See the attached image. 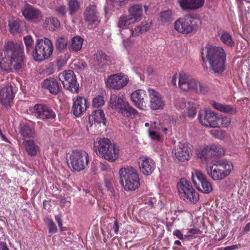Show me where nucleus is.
I'll use <instances>...</instances> for the list:
<instances>
[{
    "label": "nucleus",
    "instance_id": "2",
    "mask_svg": "<svg viewBox=\"0 0 250 250\" xmlns=\"http://www.w3.org/2000/svg\"><path fill=\"white\" fill-rule=\"evenodd\" d=\"M206 58L212 70L217 73L225 70L226 54L222 47L210 46L206 48Z\"/></svg>",
    "mask_w": 250,
    "mask_h": 250
},
{
    "label": "nucleus",
    "instance_id": "21",
    "mask_svg": "<svg viewBox=\"0 0 250 250\" xmlns=\"http://www.w3.org/2000/svg\"><path fill=\"white\" fill-rule=\"evenodd\" d=\"M21 11L24 18L31 21L38 22L42 19L41 12L32 5L29 4L25 5Z\"/></svg>",
    "mask_w": 250,
    "mask_h": 250
},
{
    "label": "nucleus",
    "instance_id": "32",
    "mask_svg": "<svg viewBox=\"0 0 250 250\" xmlns=\"http://www.w3.org/2000/svg\"><path fill=\"white\" fill-rule=\"evenodd\" d=\"M83 42V39L78 36H76L71 39L70 43L69 45L70 51L78 52L81 50Z\"/></svg>",
    "mask_w": 250,
    "mask_h": 250
},
{
    "label": "nucleus",
    "instance_id": "46",
    "mask_svg": "<svg viewBox=\"0 0 250 250\" xmlns=\"http://www.w3.org/2000/svg\"><path fill=\"white\" fill-rule=\"evenodd\" d=\"M33 39L31 36H26L24 37V42L26 46L27 52H29L33 48Z\"/></svg>",
    "mask_w": 250,
    "mask_h": 250
},
{
    "label": "nucleus",
    "instance_id": "12",
    "mask_svg": "<svg viewBox=\"0 0 250 250\" xmlns=\"http://www.w3.org/2000/svg\"><path fill=\"white\" fill-rule=\"evenodd\" d=\"M58 78L65 89L73 93L78 92L79 84L77 83L76 76L72 70L63 71L59 74Z\"/></svg>",
    "mask_w": 250,
    "mask_h": 250
},
{
    "label": "nucleus",
    "instance_id": "23",
    "mask_svg": "<svg viewBox=\"0 0 250 250\" xmlns=\"http://www.w3.org/2000/svg\"><path fill=\"white\" fill-rule=\"evenodd\" d=\"M42 88L48 91L53 95H57L61 90V85L57 80L53 77H49L44 80L42 83Z\"/></svg>",
    "mask_w": 250,
    "mask_h": 250
},
{
    "label": "nucleus",
    "instance_id": "40",
    "mask_svg": "<svg viewBox=\"0 0 250 250\" xmlns=\"http://www.w3.org/2000/svg\"><path fill=\"white\" fill-rule=\"evenodd\" d=\"M185 112L188 117H194L197 113L195 104L190 102L185 104Z\"/></svg>",
    "mask_w": 250,
    "mask_h": 250
},
{
    "label": "nucleus",
    "instance_id": "53",
    "mask_svg": "<svg viewBox=\"0 0 250 250\" xmlns=\"http://www.w3.org/2000/svg\"><path fill=\"white\" fill-rule=\"evenodd\" d=\"M99 167L102 171H106L109 168V166L106 162H101L99 164Z\"/></svg>",
    "mask_w": 250,
    "mask_h": 250
},
{
    "label": "nucleus",
    "instance_id": "47",
    "mask_svg": "<svg viewBox=\"0 0 250 250\" xmlns=\"http://www.w3.org/2000/svg\"><path fill=\"white\" fill-rule=\"evenodd\" d=\"M114 181L112 178H105L104 180V185L107 191L112 193L114 191L113 183Z\"/></svg>",
    "mask_w": 250,
    "mask_h": 250
},
{
    "label": "nucleus",
    "instance_id": "36",
    "mask_svg": "<svg viewBox=\"0 0 250 250\" xmlns=\"http://www.w3.org/2000/svg\"><path fill=\"white\" fill-rule=\"evenodd\" d=\"M68 40L66 38L59 37L56 40V47L60 52H63L67 46Z\"/></svg>",
    "mask_w": 250,
    "mask_h": 250
},
{
    "label": "nucleus",
    "instance_id": "6",
    "mask_svg": "<svg viewBox=\"0 0 250 250\" xmlns=\"http://www.w3.org/2000/svg\"><path fill=\"white\" fill-rule=\"evenodd\" d=\"M108 106L125 118H132V116L135 117L138 113V112L126 101L123 96L111 94Z\"/></svg>",
    "mask_w": 250,
    "mask_h": 250
},
{
    "label": "nucleus",
    "instance_id": "54",
    "mask_svg": "<svg viewBox=\"0 0 250 250\" xmlns=\"http://www.w3.org/2000/svg\"><path fill=\"white\" fill-rule=\"evenodd\" d=\"M61 215L60 214L56 215L55 216V219L57 222L59 228L61 229L62 227V221L61 218Z\"/></svg>",
    "mask_w": 250,
    "mask_h": 250
},
{
    "label": "nucleus",
    "instance_id": "34",
    "mask_svg": "<svg viewBox=\"0 0 250 250\" xmlns=\"http://www.w3.org/2000/svg\"><path fill=\"white\" fill-rule=\"evenodd\" d=\"M106 60V54L101 51H98L94 55V65L97 68L102 67L105 63Z\"/></svg>",
    "mask_w": 250,
    "mask_h": 250
},
{
    "label": "nucleus",
    "instance_id": "39",
    "mask_svg": "<svg viewBox=\"0 0 250 250\" xmlns=\"http://www.w3.org/2000/svg\"><path fill=\"white\" fill-rule=\"evenodd\" d=\"M133 23L134 22L128 15H122L119 19L118 26L121 29H125L129 25Z\"/></svg>",
    "mask_w": 250,
    "mask_h": 250
},
{
    "label": "nucleus",
    "instance_id": "17",
    "mask_svg": "<svg viewBox=\"0 0 250 250\" xmlns=\"http://www.w3.org/2000/svg\"><path fill=\"white\" fill-rule=\"evenodd\" d=\"M129 81L128 77L122 73L113 74L107 79L106 85L112 89L119 90L127 85Z\"/></svg>",
    "mask_w": 250,
    "mask_h": 250
},
{
    "label": "nucleus",
    "instance_id": "26",
    "mask_svg": "<svg viewBox=\"0 0 250 250\" xmlns=\"http://www.w3.org/2000/svg\"><path fill=\"white\" fill-rule=\"evenodd\" d=\"M177 2L183 10H195L203 6L205 0H177Z\"/></svg>",
    "mask_w": 250,
    "mask_h": 250
},
{
    "label": "nucleus",
    "instance_id": "1",
    "mask_svg": "<svg viewBox=\"0 0 250 250\" xmlns=\"http://www.w3.org/2000/svg\"><path fill=\"white\" fill-rule=\"evenodd\" d=\"M5 57L0 60V68L7 73L22 68L24 54L21 43L9 41L4 47Z\"/></svg>",
    "mask_w": 250,
    "mask_h": 250
},
{
    "label": "nucleus",
    "instance_id": "61",
    "mask_svg": "<svg viewBox=\"0 0 250 250\" xmlns=\"http://www.w3.org/2000/svg\"><path fill=\"white\" fill-rule=\"evenodd\" d=\"M4 232L3 231V229L0 228V240L1 239H4Z\"/></svg>",
    "mask_w": 250,
    "mask_h": 250
},
{
    "label": "nucleus",
    "instance_id": "60",
    "mask_svg": "<svg viewBox=\"0 0 250 250\" xmlns=\"http://www.w3.org/2000/svg\"><path fill=\"white\" fill-rule=\"evenodd\" d=\"M250 230V222L248 223L244 228V231L248 232Z\"/></svg>",
    "mask_w": 250,
    "mask_h": 250
},
{
    "label": "nucleus",
    "instance_id": "45",
    "mask_svg": "<svg viewBox=\"0 0 250 250\" xmlns=\"http://www.w3.org/2000/svg\"><path fill=\"white\" fill-rule=\"evenodd\" d=\"M74 69L77 70H84L87 67L86 63L82 60H75L73 62Z\"/></svg>",
    "mask_w": 250,
    "mask_h": 250
},
{
    "label": "nucleus",
    "instance_id": "31",
    "mask_svg": "<svg viewBox=\"0 0 250 250\" xmlns=\"http://www.w3.org/2000/svg\"><path fill=\"white\" fill-rule=\"evenodd\" d=\"M212 105L215 109L230 115H234L236 114L237 111L235 106H232L229 104L214 102L212 104Z\"/></svg>",
    "mask_w": 250,
    "mask_h": 250
},
{
    "label": "nucleus",
    "instance_id": "9",
    "mask_svg": "<svg viewBox=\"0 0 250 250\" xmlns=\"http://www.w3.org/2000/svg\"><path fill=\"white\" fill-rule=\"evenodd\" d=\"M177 188L181 197L186 202L196 204L199 201V195L189 181L181 178L177 183Z\"/></svg>",
    "mask_w": 250,
    "mask_h": 250
},
{
    "label": "nucleus",
    "instance_id": "57",
    "mask_svg": "<svg viewBox=\"0 0 250 250\" xmlns=\"http://www.w3.org/2000/svg\"><path fill=\"white\" fill-rule=\"evenodd\" d=\"M112 2L114 3V5H115V6H116L115 3L118 4L119 3V6H120L125 5L126 3L125 0H113Z\"/></svg>",
    "mask_w": 250,
    "mask_h": 250
},
{
    "label": "nucleus",
    "instance_id": "11",
    "mask_svg": "<svg viewBox=\"0 0 250 250\" xmlns=\"http://www.w3.org/2000/svg\"><path fill=\"white\" fill-rule=\"evenodd\" d=\"M174 27L178 32L184 35L191 34L198 28L195 20L189 17L179 18L174 22Z\"/></svg>",
    "mask_w": 250,
    "mask_h": 250
},
{
    "label": "nucleus",
    "instance_id": "5",
    "mask_svg": "<svg viewBox=\"0 0 250 250\" xmlns=\"http://www.w3.org/2000/svg\"><path fill=\"white\" fill-rule=\"evenodd\" d=\"M120 182L126 191H134L140 185L139 175L132 167L121 168L119 170Z\"/></svg>",
    "mask_w": 250,
    "mask_h": 250
},
{
    "label": "nucleus",
    "instance_id": "10",
    "mask_svg": "<svg viewBox=\"0 0 250 250\" xmlns=\"http://www.w3.org/2000/svg\"><path fill=\"white\" fill-rule=\"evenodd\" d=\"M53 51V44L49 39H38L36 42L33 56L36 61L41 62L49 58L52 54Z\"/></svg>",
    "mask_w": 250,
    "mask_h": 250
},
{
    "label": "nucleus",
    "instance_id": "50",
    "mask_svg": "<svg viewBox=\"0 0 250 250\" xmlns=\"http://www.w3.org/2000/svg\"><path fill=\"white\" fill-rule=\"evenodd\" d=\"M149 136L153 140L159 141L161 139L160 136L156 131L148 130Z\"/></svg>",
    "mask_w": 250,
    "mask_h": 250
},
{
    "label": "nucleus",
    "instance_id": "37",
    "mask_svg": "<svg viewBox=\"0 0 250 250\" xmlns=\"http://www.w3.org/2000/svg\"><path fill=\"white\" fill-rule=\"evenodd\" d=\"M220 39L223 43L227 46L232 47L235 44L231 35L228 32L223 31L220 37Z\"/></svg>",
    "mask_w": 250,
    "mask_h": 250
},
{
    "label": "nucleus",
    "instance_id": "19",
    "mask_svg": "<svg viewBox=\"0 0 250 250\" xmlns=\"http://www.w3.org/2000/svg\"><path fill=\"white\" fill-rule=\"evenodd\" d=\"M13 87L8 85L3 87L0 90V103L5 107H11L15 97Z\"/></svg>",
    "mask_w": 250,
    "mask_h": 250
},
{
    "label": "nucleus",
    "instance_id": "33",
    "mask_svg": "<svg viewBox=\"0 0 250 250\" xmlns=\"http://www.w3.org/2000/svg\"><path fill=\"white\" fill-rule=\"evenodd\" d=\"M89 118L91 120H93L95 123H102L104 125H106V118L102 110L97 109L95 110L92 112Z\"/></svg>",
    "mask_w": 250,
    "mask_h": 250
},
{
    "label": "nucleus",
    "instance_id": "16",
    "mask_svg": "<svg viewBox=\"0 0 250 250\" xmlns=\"http://www.w3.org/2000/svg\"><path fill=\"white\" fill-rule=\"evenodd\" d=\"M33 113L39 119L53 120L56 117V114L51 107L44 104H36L33 107Z\"/></svg>",
    "mask_w": 250,
    "mask_h": 250
},
{
    "label": "nucleus",
    "instance_id": "55",
    "mask_svg": "<svg viewBox=\"0 0 250 250\" xmlns=\"http://www.w3.org/2000/svg\"><path fill=\"white\" fill-rule=\"evenodd\" d=\"M112 229L114 230V232L117 234L119 229V224L117 220L114 221Z\"/></svg>",
    "mask_w": 250,
    "mask_h": 250
},
{
    "label": "nucleus",
    "instance_id": "51",
    "mask_svg": "<svg viewBox=\"0 0 250 250\" xmlns=\"http://www.w3.org/2000/svg\"><path fill=\"white\" fill-rule=\"evenodd\" d=\"M56 11L60 15L64 16L66 13V7L65 5L59 6L56 8Z\"/></svg>",
    "mask_w": 250,
    "mask_h": 250
},
{
    "label": "nucleus",
    "instance_id": "3",
    "mask_svg": "<svg viewBox=\"0 0 250 250\" xmlns=\"http://www.w3.org/2000/svg\"><path fill=\"white\" fill-rule=\"evenodd\" d=\"M178 82V87L185 91L194 93H204V87L197 80L189 77L184 73H176L172 77L171 83L176 86Z\"/></svg>",
    "mask_w": 250,
    "mask_h": 250
},
{
    "label": "nucleus",
    "instance_id": "63",
    "mask_svg": "<svg viewBox=\"0 0 250 250\" xmlns=\"http://www.w3.org/2000/svg\"><path fill=\"white\" fill-rule=\"evenodd\" d=\"M0 136L1 138V139L4 141L6 142H8V139L6 138V137L2 134V131H1V133L0 134Z\"/></svg>",
    "mask_w": 250,
    "mask_h": 250
},
{
    "label": "nucleus",
    "instance_id": "13",
    "mask_svg": "<svg viewBox=\"0 0 250 250\" xmlns=\"http://www.w3.org/2000/svg\"><path fill=\"white\" fill-rule=\"evenodd\" d=\"M224 154L225 150L221 146L211 145L207 146L200 150L197 153V156L202 161H205L208 163L212 158L222 156Z\"/></svg>",
    "mask_w": 250,
    "mask_h": 250
},
{
    "label": "nucleus",
    "instance_id": "8",
    "mask_svg": "<svg viewBox=\"0 0 250 250\" xmlns=\"http://www.w3.org/2000/svg\"><path fill=\"white\" fill-rule=\"evenodd\" d=\"M94 146L98 150L97 154L105 160L113 161L118 157V149L108 138H98L94 143Z\"/></svg>",
    "mask_w": 250,
    "mask_h": 250
},
{
    "label": "nucleus",
    "instance_id": "41",
    "mask_svg": "<svg viewBox=\"0 0 250 250\" xmlns=\"http://www.w3.org/2000/svg\"><path fill=\"white\" fill-rule=\"evenodd\" d=\"M24 22L21 21H14L9 22V31L12 34H16L21 31V26Z\"/></svg>",
    "mask_w": 250,
    "mask_h": 250
},
{
    "label": "nucleus",
    "instance_id": "62",
    "mask_svg": "<svg viewBox=\"0 0 250 250\" xmlns=\"http://www.w3.org/2000/svg\"><path fill=\"white\" fill-rule=\"evenodd\" d=\"M124 44L125 46H128L131 44V42L127 39L126 40L124 41Z\"/></svg>",
    "mask_w": 250,
    "mask_h": 250
},
{
    "label": "nucleus",
    "instance_id": "48",
    "mask_svg": "<svg viewBox=\"0 0 250 250\" xmlns=\"http://www.w3.org/2000/svg\"><path fill=\"white\" fill-rule=\"evenodd\" d=\"M46 223L48 227L49 233H55L57 232L58 229L56 225L51 219H47Z\"/></svg>",
    "mask_w": 250,
    "mask_h": 250
},
{
    "label": "nucleus",
    "instance_id": "29",
    "mask_svg": "<svg viewBox=\"0 0 250 250\" xmlns=\"http://www.w3.org/2000/svg\"><path fill=\"white\" fill-rule=\"evenodd\" d=\"M97 14L96 5H90L86 8L84 13L85 21L89 24L94 23L98 19Z\"/></svg>",
    "mask_w": 250,
    "mask_h": 250
},
{
    "label": "nucleus",
    "instance_id": "24",
    "mask_svg": "<svg viewBox=\"0 0 250 250\" xmlns=\"http://www.w3.org/2000/svg\"><path fill=\"white\" fill-rule=\"evenodd\" d=\"M150 97V106L153 110H158L163 108L165 106V102L162 99L160 93L153 89H148Z\"/></svg>",
    "mask_w": 250,
    "mask_h": 250
},
{
    "label": "nucleus",
    "instance_id": "59",
    "mask_svg": "<svg viewBox=\"0 0 250 250\" xmlns=\"http://www.w3.org/2000/svg\"><path fill=\"white\" fill-rule=\"evenodd\" d=\"M156 125V122H154L153 124L152 125H151L154 126V127L156 129H158V130H162L163 131H164L165 132H166L167 131V128L166 127L162 128L161 127H157Z\"/></svg>",
    "mask_w": 250,
    "mask_h": 250
},
{
    "label": "nucleus",
    "instance_id": "20",
    "mask_svg": "<svg viewBox=\"0 0 250 250\" xmlns=\"http://www.w3.org/2000/svg\"><path fill=\"white\" fill-rule=\"evenodd\" d=\"M138 165L141 172L146 176L151 175L156 167L155 163L152 158L144 156L139 158Z\"/></svg>",
    "mask_w": 250,
    "mask_h": 250
},
{
    "label": "nucleus",
    "instance_id": "56",
    "mask_svg": "<svg viewBox=\"0 0 250 250\" xmlns=\"http://www.w3.org/2000/svg\"><path fill=\"white\" fill-rule=\"evenodd\" d=\"M241 248L240 244L233 245L230 246H228L225 248L224 250H234L236 249Z\"/></svg>",
    "mask_w": 250,
    "mask_h": 250
},
{
    "label": "nucleus",
    "instance_id": "42",
    "mask_svg": "<svg viewBox=\"0 0 250 250\" xmlns=\"http://www.w3.org/2000/svg\"><path fill=\"white\" fill-rule=\"evenodd\" d=\"M230 124V118L218 115L217 120V127H228Z\"/></svg>",
    "mask_w": 250,
    "mask_h": 250
},
{
    "label": "nucleus",
    "instance_id": "15",
    "mask_svg": "<svg viewBox=\"0 0 250 250\" xmlns=\"http://www.w3.org/2000/svg\"><path fill=\"white\" fill-rule=\"evenodd\" d=\"M191 145L187 142L181 143L175 146L172 151L174 157L179 161L184 162L190 158L191 153Z\"/></svg>",
    "mask_w": 250,
    "mask_h": 250
},
{
    "label": "nucleus",
    "instance_id": "52",
    "mask_svg": "<svg viewBox=\"0 0 250 250\" xmlns=\"http://www.w3.org/2000/svg\"><path fill=\"white\" fill-rule=\"evenodd\" d=\"M172 234L174 236H176L177 238L180 240H184V238L183 236V234L182 233L181 231L178 229L175 230L173 233Z\"/></svg>",
    "mask_w": 250,
    "mask_h": 250
},
{
    "label": "nucleus",
    "instance_id": "58",
    "mask_svg": "<svg viewBox=\"0 0 250 250\" xmlns=\"http://www.w3.org/2000/svg\"><path fill=\"white\" fill-rule=\"evenodd\" d=\"M0 250H9L6 243L4 242H0Z\"/></svg>",
    "mask_w": 250,
    "mask_h": 250
},
{
    "label": "nucleus",
    "instance_id": "44",
    "mask_svg": "<svg viewBox=\"0 0 250 250\" xmlns=\"http://www.w3.org/2000/svg\"><path fill=\"white\" fill-rule=\"evenodd\" d=\"M104 104V98L102 96H97L92 100V106L94 107H99Z\"/></svg>",
    "mask_w": 250,
    "mask_h": 250
},
{
    "label": "nucleus",
    "instance_id": "49",
    "mask_svg": "<svg viewBox=\"0 0 250 250\" xmlns=\"http://www.w3.org/2000/svg\"><path fill=\"white\" fill-rule=\"evenodd\" d=\"M160 17L162 21H168L171 18V11L166 10L160 13Z\"/></svg>",
    "mask_w": 250,
    "mask_h": 250
},
{
    "label": "nucleus",
    "instance_id": "4",
    "mask_svg": "<svg viewBox=\"0 0 250 250\" xmlns=\"http://www.w3.org/2000/svg\"><path fill=\"white\" fill-rule=\"evenodd\" d=\"M67 164L72 171L80 172L88 167L90 157L87 152L83 149H76L69 154Z\"/></svg>",
    "mask_w": 250,
    "mask_h": 250
},
{
    "label": "nucleus",
    "instance_id": "25",
    "mask_svg": "<svg viewBox=\"0 0 250 250\" xmlns=\"http://www.w3.org/2000/svg\"><path fill=\"white\" fill-rule=\"evenodd\" d=\"M19 134L23 138V140L33 139L35 138L36 132L33 126L27 123L21 122L19 126Z\"/></svg>",
    "mask_w": 250,
    "mask_h": 250
},
{
    "label": "nucleus",
    "instance_id": "38",
    "mask_svg": "<svg viewBox=\"0 0 250 250\" xmlns=\"http://www.w3.org/2000/svg\"><path fill=\"white\" fill-rule=\"evenodd\" d=\"M149 27L150 25L147 23L141 24L134 29H130L131 35L134 37L139 36L140 34L148 30Z\"/></svg>",
    "mask_w": 250,
    "mask_h": 250
},
{
    "label": "nucleus",
    "instance_id": "35",
    "mask_svg": "<svg viewBox=\"0 0 250 250\" xmlns=\"http://www.w3.org/2000/svg\"><path fill=\"white\" fill-rule=\"evenodd\" d=\"M45 28L50 31H55L60 26V21L56 18H47L44 22Z\"/></svg>",
    "mask_w": 250,
    "mask_h": 250
},
{
    "label": "nucleus",
    "instance_id": "14",
    "mask_svg": "<svg viewBox=\"0 0 250 250\" xmlns=\"http://www.w3.org/2000/svg\"><path fill=\"white\" fill-rule=\"evenodd\" d=\"M192 182L196 188L204 193H209L212 190V185L206 176L199 170L192 173Z\"/></svg>",
    "mask_w": 250,
    "mask_h": 250
},
{
    "label": "nucleus",
    "instance_id": "43",
    "mask_svg": "<svg viewBox=\"0 0 250 250\" xmlns=\"http://www.w3.org/2000/svg\"><path fill=\"white\" fill-rule=\"evenodd\" d=\"M69 13L72 15L76 12L80 7L79 2L76 0H70L68 2Z\"/></svg>",
    "mask_w": 250,
    "mask_h": 250
},
{
    "label": "nucleus",
    "instance_id": "18",
    "mask_svg": "<svg viewBox=\"0 0 250 250\" xmlns=\"http://www.w3.org/2000/svg\"><path fill=\"white\" fill-rule=\"evenodd\" d=\"M218 117V115L210 110L199 113L198 115V119L201 124L210 128L217 127Z\"/></svg>",
    "mask_w": 250,
    "mask_h": 250
},
{
    "label": "nucleus",
    "instance_id": "7",
    "mask_svg": "<svg viewBox=\"0 0 250 250\" xmlns=\"http://www.w3.org/2000/svg\"><path fill=\"white\" fill-rule=\"evenodd\" d=\"M233 169L232 164L227 160L216 161L212 166H207L206 167L208 174L215 181L225 179Z\"/></svg>",
    "mask_w": 250,
    "mask_h": 250
},
{
    "label": "nucleus",
    "instance_id": "22",
    "mask_svg": "<svg viewBox=\"0 0 250 250\" xmlns=\"http://www.w3.org/2000/svg\"><path fill=\"white\" fill-rule=\"evenodd\" d=\"M88 106L87 99L82 96H78L73 100L71 113L76 117H80L86 111Z\"/></svg>",
    "mask_w": 250,
    "mask_h": 250
},
{
    "label": "nucleus",
    "instance_id": "64",
    "mask_svg": "<svg viewBox=\"0 0 250 250\" xmlns=\"http://www.w3.org/2000/svg\"><path fill=\"white\" fill-rule=\"evenodd\" d=\"M174 245H177V246H181V243L180 242V241L179 240H176L174 243Z\"/></svg>",
    "mask_w": 250,
    "mask_h": 250
},
{
    "label": "nucleus",
    "instance_id": "28",
    "mask_svg": "<svg viewBox=\"0 0 250 250\" xmlns=\"http://www.w3.org/2000/svg\"><path fill=\"white\" fill-rule=\"evenodd\" d=\"M22 146L26 153L28 156L34 157L38 155L40 152L39 146L33 139L24 140Z\"/></svg>",
    "mask_w": 250,
    "mask_h": 250
},
{
    "label": "nucleus",
    "instance_id": "30",
    "mask_svg": "<svg viewBox=\"0 0 250 250\" xmlns=\"http://www.w3.org/2000/svg\"><path fill=\"white\" fill-rule=\"evenodd\" d=\"M130 18L134 22H138L142 19L143 8L140 4H135L131 6L128 9Z\"/></svg>",
    "mask_w": 250,
    "mask_h": 250
},
{
    "label": "nucleus",
    "instance_id": "27",
    "mask_svg": "<svg viewBox=\"0 0 250 250\" xmlns=\"http://www.w3.org/2000/svg\"><path fill=\"white\" fill-rule=\"evenodd\" d=\"M146 97V92L142 89H138L133 92L130 95V99L134 105L140 109H144V98Z\"/></svg>",
    "mask_w": 250,
    "mask_h": 250
}]
</instances>
